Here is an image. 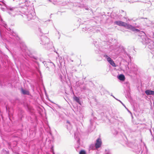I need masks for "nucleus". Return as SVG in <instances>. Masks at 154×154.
Segmentation results:
<instances>
[{
    "label": "nucleus",
    "mask_w": 154,
    "mask_h": 154,
    "mask_svg": "<svg viewBox=\"0 0 154 154\" xmlns=\"http://www.w3.org/2000/svg\"><path fill=\"white\" fill-rule=\"evenodd\" d=\"M102 142L100 138H98L96 140V143L95 144V147L96 148H99L101 146Z\"/></svg>",
    "instance_id": "obj_1"
},
{
    "label": "nucleus",
    "mask_w": 154,
    "mask_h": 154,
    "mask_svg": "<svg viewBox=\"0 0 154 154\" xmlns=\"http://www.w3.org/2000/svg\"><path fill=\"white\" fill-rule=\"evenodd\" d=\"M115 23L119 26H123L124 27L125 26V24H126V23L121 21H116L115 22Z\"/></svg>",
    "instance_id": "obj_2"
},
{
    "label": "nucleus",
    "mask_w": 154,
    "mask_h": 154,
    "mask_svg": "<svg viewBox=\"0 0 154 154\" xmlns=\"http://www.w3.org/2000/svg\"><path fill=\"white\" fill-rule=\"evenodd\" d=\"M124 27H125L127 29H131L132 30L134 29V27L130 25L129 24H127L126 23V24H125V26Z\"/></svg>",
    "instance_id": "obj_3"
},
{
    "label": "nucleus",
    "mask_w": 154,
    "mask_h": 154,
    "mask_svg": "<svg viewBox=\"0 0 154 154\" xmlns=\"http://www.w3.org/2000/svg\"><path fill=\"white\" fill-rule=\"evenodd\" d=\"M118 78L121 81H124L125 79V77L123 74H120L118 77Z\"/></svg>",
    "instance_id": "obj_4"
},
{
    "label": "nucleus",
    "mask_w": 154,
    "mask_h": 154,
    "mask_svg": "<svg viewBox=\"0 0 154 154\" xmlns=\"http://www.w3.org/2000/svg\"><path fill=\"white\" fill-rule=\"evenodd\" d=\"M21 91L23 94L27 95L29 94V92L28 91L24 90L23 88H21Z\"/></svg>",
    "instance_id": "obj_5"
},
{
    "label": "nucleus",
    "mask_w": 154,
    "mask_h": 154,
    "mask_svg": "<svg viewBox=\"0 0 154 154\" xmlns=\"http://www.w3.org/2000/svg\"><path fill=\"white\" fill-rule=\"evenodd\" d=\"M145 93L147 95H153L152 91L147 90L145 91Z\"/></svg>",
    "instance_id": "obj_6"
},
{
    "label": "nucleus",
    "mask_w": 154,
    "mask_h": 154,
    "mask_svg": "<svg viewBox=\"0 0 154 154\" xmlns=\"http://www.w3.org/2000/svg\"><path fill=\"white\" fill-rule=\"evenodd\" d=\"M104 57H105L106 58L107 60L109 62L112 60V59L107 55L105 54L104 55Z\"/></svg>",
    "instance_id": "obj_7"
},
{
    "label": "nucleus",
    "mask_w": 154,
    "mask_h": 154,
    "mask_svg": "<svg viewBox=\"0 0 154 154\" xmlns=\"http://www.w3.org/2000/svg\"><path fill=\"white\" fill-rule=\"evenodd\" d=\"M73 99L77 103H80L79 98L77 97H73Z\"/></svg>",
    "instance_id": "obj_8"
},
{
    "label": "nucleus",
    "mask_w": 154,
    "mask_h": 154,
    "mask_svg": "<svg viewBox=\"0 0 154 154\" xmlns=\"http://www.w3.org/2000/svg\"><path fill=\"white\" fill-rule=\"evenodd\" d=\"M109 63L112 66L114 67H116V65L114 63V61L112 60L109 62Z\"/></svg>",
    "instance_id": "obj_9"
},
{
    "label": "nucleus",
    "mask_w": 154,
    "mask_h": 154,
    "mask_svg": "<svg viewBox=\"0 0 154 154\" xmlns=\"http://www.w3.org/2000/svg\"><path fill=\"white\" fill-rule=\"evenodd\" d=\"M79 154H86V153L85 150H82L80 152Z\"/></svg>",
    "instance_id": "obj_10"
},
{
    "label": "nucleus",
    "mask_w": 154,
    "mask_h": 154,
    "mask_svg": "<svg viewBox=\"0 0 154 154\" xmlns=\"http://www.w3.org/2000/svg\"><path fill=\"white\" fill-rule=\"evenodd\" d=\"M132 30L133 31H136L137 32H139V31H140L138 29H135L134 27V29H132Z\"/></svg>",
    "instance_id": "obj_11"
},
{
    "label": "nucleus",
    "mask_w": 154,
    "mask_h": 154,
    "mask_svg": "<svg viewBox=\"0 0 154 154\" xmlns=\"http://www.w3.org/2000/svg\"><path fill=\"white\" fill-rule=\"evenodd\" d=\"M153 95H154V91H152Z\"/></svg>",
    "instance_id": "obj_12"
},
{
    "label": "nucleus",
    "mask_w": 154,
    "mask_h": 154,
    "mask_svg": "<svg viewBox=\"0 0 154 154\" xmlns=\"http://www.w3.org/2000/svg\"><path fill=\"white\" fill-rule=\"evenodd\" d=\"M68 123H69V122H68Z\"/></svg>",
    "instance_id": "obj_13"
}]
</instances>
